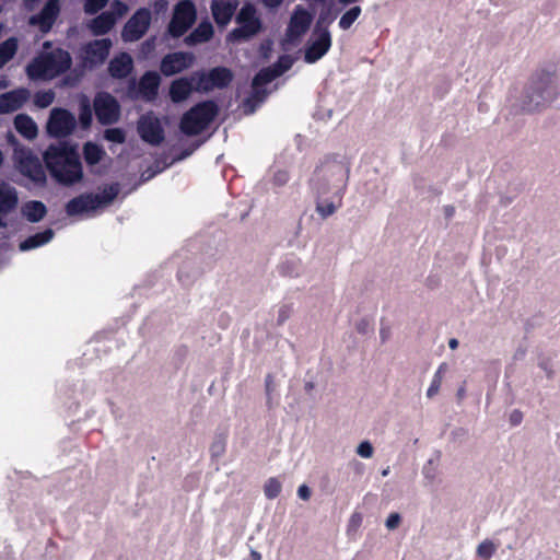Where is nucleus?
Segmentation results:
<instances>
[{"mask_svg": "<svg viewBox=\"0 0 560 560\" xmlns=\"http://www.w3.org/2000/svg\"><path fill=\"white\" fill-rule=\"evenodd\" d=\"M46 167L58 183L70 186L83 177L82 164L75 145L61 142L48 147L43 155Z\"/></svg>", "mask_w": 560, "mask_h": 560, "instance_id": "obj_1", "label": "nucleus"}, {"mask_svg": "<svg viewBox=\"0 0 560 560\" xmlns=\"http://www.w3.org/2000/svg\"><path fill=\"white\" fill-rule=\"evenodd\" d=\"M560 97V81L553 72L536 71L528 80L521 97V106L528 113L551 107Z\"/></svg>", "mask_w": 560, "mask_h": 560, "instance_id": "obj_2", "label": "nucleus"}, {"mask_svg": "<svg viewBox=\"0 0 560 560\" xmlns=\"http://www.w3.org/2000/svg\"><path fill=\"white\" fill-rule=\"evenodd\" d=\"M349 178V168L342 161L326 160L315 171L311 182L316 197H340Z\"/></svg>", "mask_w": 560, "mask_h": 560, "instance_id": "obj_3", "label": "nucleus"}, {"mask_svg": "<svg viewBox=\"0 0 560 560\" xmlns=\"http://www.w3.org/2000/svg\"><path fill=\"white\" fill-rule=\"evenodd\" d=\"M49 46V43H45L44 51L28 65L26 71L30 79L50 80L70 67V55L61 49L47 51Z\"/></svg>", "mask_w": 560, "mask_h": 560, "instance_id": "obj_4", "label": "nucleus"}, {"mask_svg": "<svg viewBox=\"0 0 560 560\" xmlns=\"http://www.w3.org/2000/svg\"><path fill=\"white\" fill-rule=\"evenodd\" d=\"M328 24L324 15L317 20L303 48V60L306 63L317 62L329 51L332 38Z\"/></svg>", "mask_w": 560, "mask_h": 560, "instance_id": "obj_5", "label": "nucleus"}, {"mask_svg": "<svg viewBox=\"0 0 560 560\" xmlns=\"http://www.w3.org/2000/svg\"><path fill=\"white\" fill-rule=\"evenodd\" d=\"M8 139L14 145L13 161L15 168L34 184L44 185L46 174L38 158L30 149L19 145L13 135H9Z\"/></svg>", "mask_w": 560, "mask_h": 560, "instance_id": "obj_6", "label": "nucleus"}, {"mask_svg": "<svg viewBox=\"0 0 560 560\" xmlns=\"http://www.w3.org/2000/svg\"><path fill=\"white\" fill-rule=\"evenodd\" d=\"M118 187L110 185L100 194L80 196L67 203L66 210L69 215L90 214L108 206L117 196Z\"/></svg>", "mask_w": 560, "mask_h": 560, "instance_id": "obj_7", "label": "nucleus"}, {"mask_svg": "<svg viewBox=\"0 0 560 560\" xmlns=\"http://www.w3.org/2000/svg\"><path fill=\"white\" fill-rule=\"evenodd\" d=\"M218 114L213 102H203L190 108L180 120V130L185 135H198L207 129Z\"/></svg>", "mask_w": 560, "mask_h": 560, "instance_id": "obj_8", "label": "nucleus"}, {"mask_svg": "<svg viewBox=\"0 0 560 560\" xmlns=\"http://www.w3.org/2000/svg\"><path fill=\"white\" fill-rule=\"evenodd\" d=\"M236 23L238 26L226 37V40L232 44L248 40L261 30V21L256 8L252 4L243 5L236 16Z\"/></svg>", "mask_w": 560, "mask_h": 560, "instance_id": "obj_9", "label": "nucleus"}, {"mask_svg": "<svg viewBox=\"0 0 560 560\" xmlns=\"http://www.w3.org/2000/svg\"><path fill=\"white\" fill-rule=\"evenodd\" d=\"M292 66V59L289 56H283L279 59L278 63L273 68H267L261 70L253 81L254 95L244 103V110L252 113L255 106L252 105V101L256 100L257 103L261 102L266 95V90L262 89L265 84L269 83L276 77L282 74Z\"/></svg>", "mask_w": 560, "mask_h": 560, "instance_id": "obj_10", "label": "nucleus"}, {"mask_svg": "<svg viewBox=\"0 0 560 560\" xmlns=\"http://www.w3.org/2000/svg\"><path fill=\"white\" fill-rule=\"evenodd\" d=\"M313 13L298 5L292 12L282 39L284 46L296 45L310 30Z\"/></svg>", "mask_w": 560, "mask_h": 560, "instance_id": "obj_11", "label": "nucleus"}, {"mask_svg": "<svg viewBox=\"0 0 560 560\" xmlns=\"http://www.w3.org/2000/svg\"><path fill=\"white\" fill-rule=\"evenodd\" d=\"M197 16L195 4L189 0L179 1L173 10L168 33L173 37L184 35L195 23Z\"/></svg>", "mask_w": 560, "mask_h": 560, "instance_id": "obj_12", "label": "nucleus"}, {"mask_svg": "<svg viewBox=\"0 0 560 560\" xmlns=\"http://www.w3.org/2000/svg\"><path fill=\"white\" fill-rule=\"evenodd\" d=\"M128 11V7L120 2L114 1L110 7V11L104 12L101 15L96 16L90 23V28L93 34L102 35L106 34L115 23L121 19Z\"/></svg>", "mask_w": 560, "mask_h": 560, "instance_id": "obj_13", "label": "nucleus"}, {"mask_svg": "<svg viewBox=\"0 0 560 560\" xmlns=\"http://www.w3.org/2000/svg\"><path fill=\"white\" fill-rule=\"evenodd\" d=\"M151 13L148 9H139L126 23L121 37L125 42H136L140 39L149 28Z\"/></svg>", "mask_w": 560, "mask_h": 560, "instance_id": "obj_14", "label": "nucleus"}, {"mask_svg": "<svg viewBox=\"0 0 560 560\" xmlns=\"http://www.w3.org/2000/svg\"><path fill=\"white\" fill-rule=\"evenodd\" d=\"M74 126L75 118L71 113L62 108H54L47 121V132L51 137H65L74 129Z\"/></svg>", "mask_w": 560, "mask_h": 560, "instance_id": "obj_15", "label": "nucleus"}, {"mask_svg": "<svg viewBox=\"0 0 560 560\" xmlns=\"http://www.w3.org/2000/svg\"><path fill=\"white\" fill-rule=\"evenodd\" d=\"M201 77L195 73L190 77H184L174 80L170 85V97L174 103L186 101L194 90L200 89Z\"/></svg>", "mask_w": 560, "mask_h": 560, "instance_id": "obj_16", "label": "nucleus"}, {"mask_svg": "<svg viewBox=\"0 0 560 560\" xmlns=\"http://www.w3.org/2000/svg\"><path fill=\"white\" fill-rule=\"evenodd\" d=\"M94 109L102 124H112L118 119L119 105L117 101L107 93H102L96 96Z\"/></svg>", "mask_w": 560, "mask_h": 560, "instance_id": "obj_17", "label": "nucleus"}, {"mask_svg": "<svg viewBox=\"0 0 560 560\" xmlns=\"http://www.w3.org/2000/svg\"><path fill=\"white\" fill-rule=\"evenodd\" d=\"M110 47L112 42L107 38L96 39L90 43L83 48L81 54L84 65L93 67L103 63L108 56Z\"/></svg>", "mask_w": 560, "mask_h": 560, "instance_id": "obj_18", "label": "nucleus"}, {"mask_svg": "<svg viewBox=\"0 0 560 560\" xmlns=\"http://www.w3.org/2000/svg\"><path fill=\"white\" fill-rule=\"evenodd\" d=\"M194 55L190 52H173L166 55L161 61V71L170 77L179 73L192 66Z\"/></svg>", "mask_w": 560, "mask_h": 560, "instance_id": "obj_19", "label": "nucleus"}, {"mask_svg": "<svg viewBox=\"0 0 560 560\" xmlns=\"http://www.w3.org/2000/svg\"><path fill=\"white\" fill-rule=\"evenodd\" d=\"M141 138L152 144H158L163 140V128L158 117L148 114L141 117L138 126Z\"/></svg>", "mask_w": 560, "mask_h": 560, "instance_id": "obj_20", "label": "nucleus"}, {"mask_svg": "<svg viewBox=\"0 0 560 560\" xmlns=\"http://www.w3.org/2000/svg\"><path fill=\"white\" fill-rule=\"evenodd\" d=\"M27 89H16L0 95V114H10L20 109L30 98Z\"/></svg>", "mask_w": 560, "mask_h": 560, "instance_id": "obj_21", "label": "nucleus"}, {"mask_svg": "<svg viewBox=\"0 0 560 560\" xmlns=\"http://www.w3.org/2000/svg\"><path fill=\"white\" fill-rule=\"evenodd\" d=\"M60 0H48L39 15L33 16L31 23L38 25L42 32H48L59 13Z\"/></svg>", "mask_w": 560, "mask_h": 560, "instance_id": "obj_22", "label": "nucleus"}, {"mask_svg": "<svg viewBox=\"0 0 560 560\" xmlns=\"http://www.w3.org/2000/svg\"><path fill=\"white\" fill-rule=\"evenodd\" d=\"M236 2L231 0H213L211 3V12L215 23L220 26H225L230 23Z\"/></svg>", "mask_w": 560, "mask_h": 560, "instance_id": "obj_23", "label": "nucleus"}, {"mask_svg": "<svg viewBox=\"0 0 560 560\" xmlns=\"http://www.w3.org/2000/svg\"><path fill=\"white\" fill-rule=\"evenodd\" d=\"M19 202L16 189L4 180H0V214L7 215Z\"/></svg>", "mask_w": 560, "mask_h": 560, "instance_id": "obj_24", "label": "nucleus"}, {"mask_svg": "<svg viewBox=\"0 0 560 560\" xmlns=\"http://www.w3.org/2000/svg\"><path fill=\"white\" fill-rule=\"evenodd\" d=\"M201 77L200 89L209 90L212 88H223L232 79L231 72L225 68L213 69L208 75L199 74Z\"/></svg>", "mask_w": 560, "mask_h": 560, "instance_id": "obj_25", "label": "nucleus"}, {"mask_svg": "<svg viewBox=\"0 0 560 560\" xmlns=\"http://www.w3.org/2000/svg\"><path fill=\"white\" fill-rule=\"evenodd\" d=\"M47 213L46 206L38 200H30L22 205L21 214L28 222H39Z\"/></svg>", "mask_w": 560, "mask_h": 560, "instance_id": "obj_26", "label": "nucleus"}, {"mask_svg": "<svg viewBox=\"0 0 560 560\" xmlns=\"http://www.w3.org/2000/svg\"><path fill=\"white\" fill-rule=\"evenodd\" d=\"M160 75L154 71L147 72L140 80L139 91L142 97L153 100L160 85Z\"/></svg>", "mask_w": 560, "mask_h": 560, "instance_id": "obj_27", "label": "nucleus"}, {"mask_svg": "<svg viewBox=\"0 0 560 560\" xmlns=\"http://www.w3.org/2000/svg\"><path fill=\"white\" fill-rule=\"evenodd\" d=\"M14 127L16 131L27 140H33L37 137V125L28 115H16L14 118Z\"/></svg>", "mask_w": 560, "mask_h": 560, "instance_id": "obj_28", "label": "nucleus"}, {"mask_svg": "<svg viewBox=\"0 0 560 560\" xmlns=\"http://www.w3.org/2000/svg\"><path fill=\"white\" fill-rule=\"evenodd\" d=\"M132 66V58L122 52L110 61L109 72L114 78H125L131 72Z\"/></svg>", "mask_w": 560, "mask_h": 560, "instance_id": "obj_29", "label": "nucleus"}, {"mask_svg": "<svg viewBox=\"0 0 560 560\" xmlns=\"http://www.w3.org/2000/svg\"><path fill=\"white\" fill-rule=\"evenodd\" d=\"M52 237L54 231L51 229H47L22 241L19 245V248L21 252L35 249L49 243L52 240Z\"/></svg>", "mask_w": 560, "mask_h": 560, "instance_id": "obj_30", "label": "nucleus"}, {"mask_svg": "<svg viewBox=\"0 0 560 560\" xmlns=\"http://www.w3.org/2000/svg\"><path fill=\"white\" fill-rule=\"evenodd\" d=\"M213 35V26L210 22H201L185 39L187 45L208 42Z\"/></svg>", "mask_w": 560, "mask_h": 560, "instance_id": "obj_31", "label": "nucleus"}, {"mask_svg": "<svg viewBox=\"0 0 560 560\" xmlns=\"http://www.w3.org/2000/svg\"><path fill=\"white\" fill-rule=\"evenodd\" d=\"M447 370H448V366L446 363H442L439 365V368L436 369L435 373L433 374L430 385L427 389L425 395L428 398L431 399L439 394L444 375L446 374Z\"/></svg>", "mask_w": 560, "mask_h": 560, "instance_id": "obj_32", "label": "nucleus"}, {"mask_svg": "<svg viewBox=\"0 0 560 560\" xmlns=\"http://www.w3.org/2000/svg\"><path fill=\"white\" fill-rule=\"evenodd\" d=\"M339 197H316V211L322 218H327L334 214L338 208V202L335 199Z\"/></svg>", "mask_w": 560, "mask_h": 560, "instance_id": "obj_33", "label": "nucleus"}, {"mask_svg": "<svg viewBox=\"0 0 560 560\" xmlns=\"http://www.w3.org/2000/svg\"><path fill=\"white\" fill-rule=\"evenodd\" d=\"M84 159L88 164H97L104 156L105 152L95 143L88 142L83 149Z\"/></svg>", "mask_w": 560, "mask_h": 560, "instance_id": "obj_34", "label": "nucleus"}, {"mask_svg": "<svg viewBox=\"0 0 560 560\" xmlns=\"http://www.w3.org/2000/svg\"><path fill=\"white\" fill-rule=\"evenodd\" d=\"M262 490L267 499H276L282 491V481L277 477H270L265 481Z\"/></svg>", "mask_w": 560, "mask_h": 560, "instance_id": "obj_35", "label": "nucleus"}, {"mask_svg": "<svg viewBox=\"0 0 560 560\" xmlns=\"http://www.w3.org/2000/svg\"><path fill=\"white\" fill-rule=\"evenodd\" d=\"M18 49V42L15 38H10L0 45V68L9 61Z\"/></svg>", "mask_w": 560, "mask_h": 560, "instance_id": "obj_36", "label": "nucleus"}, {"mask_svg": "<svg viewBox=\"0 0 560 560\" xmlns=\"http://www.w3.org/2000/svg\"><path fill=\"white\" fill-rule=\"evenodd\" d=\"M361 14V8L360 7H353L347 12L342 14V16L339 20V27L343 31L351 27V25L358 20V18Z\"/></svg>", "mask_w": 560, "mask_h": 560, "instance_id": "obj_37", "label": "nucleus"}, {"mask_svg": "<svg viewBox=\"0 0 560 560\" xmlns=\"http://www.w3.org/2000/svg\"><path fill=\"white\" fill-rule=\"evenodd\" d=\"M497 551V545L491 540H483L477 547V556L482 560H489Z\"/></svg>", "mask_w": 560, "mask_h": 560, "instance_id": "obj_38", "label": "nucleus"}, {"mask_svg": "<svg viewBox=\"0 0 560 560\" xmlns=\"http://www.w3.org/2000/svg\"><path fill=\"white\" fill-rule=\"evenodd\" d=\"M55 98V94L52 91H44L36 93L34 97V103L39 108L48 107Z\"/></svg>", "mask_w": 560, "mask_h": 560, "instance_id": "obj_39", "label": "nucleus"}, {"mask_svg": "<svg viewBox=\"0 0 560 560\" xmlns=\"http://www.w3.org/2000/svg\"><path fill=\"white\" fill-rule=\"evenodd\" d=\"M92 120V113L90 101L86 97H83L81 101V110H80V121L83 127L90 126Z\"/></svg>", "mask_w": 560, "mask_h": 560, "instance_id": "obj_40", "label": "nucleus"}, {"mask_svg": "<svg viewBox=\"0 0 560 560\" xmlns=\"http://www.w3.org/2000/svg\"><path fill=\"white\" fill-rule=\"evenodd\" d=\"M355 452L362 458H371L374 454V447L369 441H362L357 446Z\"/></svg>", "mask_w": 560, "mask_h": 560, "instance_id": "obj_41", "label": "nucleus"}, {"mask_svg": "<svg viewBox=\"0 0 560 560\" xmlns=\"http://www.w3.org/2000/svg\"><path fill=\"white\" fill-rule=\"evenodd\" d=\"M105 138L110 142L121 143L125 140V135L120 129L114 128L105 131Z\"/></svg>", "mask_w": 560, "mask_h": 560, "instance_id": "obj_42", "label": "nucleus"}, {"mask_svg": "<svg viewBox=\"0 0 560 560\" xmlns=\"http://www.w3.org/2000/svg\"><path fill=\"white\" fill-rule=\"evenodd\" d=\"M106 2L107 0H86L84 8L88 13H95L101 10Z\"/></svg>", "mask_w": 560, "mask_h": 560, "instance_id": "obj_43", "label": "nucleus"}, {"mask_svg": "<svg viewBox=\"0 0 560 560\" xmlns=\"http://www.w3.org/2000/svg\"><path fill=\"white\" fill-rule=\"evenodd\" d=\"M289 173L285 170H279L275 172L272 182L277 186H284L289 182Z\"/></svg>", "mask_w": 560, "mask_h": 560, "instance_id": "obj_44", "label": "nucleus"}, {"mask_svg": "<svg viewBox=\"0 0 560 560\" xmlns=\"http://www.w3.org/2000/svg\"><path fill=\"white\" fill-rule=\"evenodd\" d=\"M400 522L401 517L398 513H390L385 521V526L387 529L394 530L400 525Z\"/></svg>", "mask_w": 560, "mask_h": 560, "instance_id": "obj_45", "label": "nucleus"}, {"mask_svg": "<svg viewBox=\"0 0 560 560\" xmlns=\"http://www.w3.org/2000/svg\"><path fill=\"white\" fill-rule=\"evenodd\" d=\"M523 412L517 410V409H514L512 410L510 413H509V422L512 424V425H518L522 423L523 421Z\"/></svg>", "mask_w": 560, "mask_h": 560, "instance_id": "obj_46", "label": "nucleus"}, {"mask_svg": "<svg viewBox=\"0 0 560 560\" xmlns=\"http://www.w3.org/2000/svg\"><path fill=\"white\" fill-rule=\"evenodd\" d=\"M362 521H363L362 514L359 512H354L353 514H351V516L349 518V527L352 529H357L361 526Z\"/></svg>", "mask_w": 560, "mask_h": 560, "instance_id": "obj_47", "label": "nucleus"}, {"mask_svg": "<svg viewBox=\"0 0 560 560\" xmlns=\"http://www.w3.org/2000/svg\"><path fill=\"white\" fill-rule=\"evenodd\" d=\"M298 495L300 499L307 501L311 498V489L306 485H301L298 488Z\"/></svg>", "mask_w": 560, "mask_h": 560, "instance_id": "obj_48", "label": "nucleus"}, {"mask_svg": "<svg viewBox=\"0 0 560 560\" xmlns=\"http://www.w3.org/2000/svg\"><path fill=\"white\" fill-rule=\"evenodd\" d=\"M268 8H276L282 3L283 0H261Z\"/></svg>", "mask_w": 560, "mask_h": 560, "instance_id": "obj_49", "label": "nucleus"}, {"mask_svg": "<svg viewBox=\"0 0 560 560\" xmlns=\"http://www.w3.org/2000/svg\"><path fill=\"white\" fill-rule=\"evenodd\" d=\"M167 7V1L166 0H158L155 2V9L156 11H163L165 10Z\"/></svg>", "mask_w": 560, "mask_h": 560, "instance_id": "obj_50", "label": "nucleus"}, {"mask_svg": "<svg viewBox=\"0 0 560 560\" xmlns=\"http://www.w3.org/2000/svg\"><path fill=\"white\" fill-rule=\"evenodd\" d=\"M249 558L250 560H261L262 557L260 552L256 550H250Z\"/></svg>", "mask_w": 560, "mask_h": 560, "instance_id": "obj_51", "label": "nucleus"}, {"mask_svg": "<svg viewBox=\"0 0 560 560\" xmlns=\"http://www.w3.org/2000/svg\"><path fill=\"white\" fill-rule=\"evenodd\" d=\"M448 347H450L452 350H455V349L458 347V340H457V339H455V338L450 339V341H448Z\"/></svg>", "mask_w": 560, "mask_h": 560, "instance_id": "obj_52", "label": "nucleus"}, {"mask_svg": "<svg viewBox=\"0 0 560 560\" xmlns=\"http://www.w3.org/2000/svg\"><path fill=\"white\" fill-rule=\"evenodd\" d=\"M37 0H25V3L28 8H33L34 3L36 2Z\"/></svg>", "mask_w": 560, "mask_h": 560, "instance_id": "obj_53", "label": "nucleus"}, {"mask_svg": "<svg viewBox=\"0 0 560 560\" xmlns=\"http://www.w3.org/2000/svg\"><path fill=\"white\" fill-rule=\"evenodd\" d=\"M5 226L4 221L0 218V228Z\"/></svg>", "mask_w": 560, "mask_h": 560, "instance_id": "obj_54", "label": "nucleus"}, {"mask_svg": "<svg viewBox=\"0 0 560 560\" xmlns=\"http://www.w3.org/2000/svg\"><path fill=\"white\" fill-rule=\"evenodd\" d=\"M0 88L4 89L7 88V84L4 82H0Z\"/></svg>", "mask_w": 560, "mask_h": 560, "instance_id": "obj_55", "label": "nucleus"}, {"mask_svg": "<svg viewBox=\"0 0 560 560\" xmlns=\"http://www.w3.org/2000/svg\"><path fill=\"white\" fill-rule=\"evenodd\" d=\"M424 475L429 477V472L427 471V468H424Z\"/></svg>", "mask_w": 560, "mask_h": 560, "instance_id": "obj_56", "label": "nucleus"}]
</instances>
